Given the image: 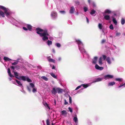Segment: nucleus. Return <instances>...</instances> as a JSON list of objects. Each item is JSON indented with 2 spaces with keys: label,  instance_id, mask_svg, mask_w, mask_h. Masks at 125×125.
Instances as JSON below:
<instances>
[{
  "label": "nucleus",
  "instance_id": "nucleus-1",
  "mask_svg": "<svg viewBox=\"0 0 125 125\" xmlns=\"http://www.w3.org/2000/svg\"><path fill=\"white\" fill-rule=\"evenodd\" d=\"M35 30L36 31V33L39 34L41 37H43L42 39L44 41L48 40V37H47L49 35L48 33L47 30L46 29L44 30L41 29L40 28H36Z\"/></svg>",
  "mask_w": 125,
  "mask_h": 125
},
{
  "label": "nucleus",
  "instance_id": "nucleus-2",
  "mask_svg": "<svg viewBox=\"0 0 125 125\" xmlns=\"http://www.w3.org/2000/svg\"><path fill=\"white\" fill-rule=\"evenodd\" d=\"M62 90L59 88H53L51 91L52 93L54 94H55L57 93L58 94L61 93Z\"/></svg>",
  "mask_w": 125,
  "mask_h": 125
},
{
  "label": "nucleus",
  "instance_id": "nucleus-3",
  "mask_svg": "<svg viewBox=\"0 0 125 125\" xmlns=\"http://www.w3.org/2000/svg\"><path fill=\"white\" fill-rule=\"evenodd\" d=\"M20 78H21V80L24 81H27L29 82H32V81L28 77L21 76V77Z\"/></svg>",
  "mask_w": 125,
  "mask_h": 125
},
{
  "label": "nucleus",
  "instance_id": "nucleus-4",
  "mask_svg": "<svg viewBox=\"0 0 125 125\" xmlns=\"http://www.w3.org/2000/svg\"><path fill=\"white\" fill-rule=\"evenodd\" d=\"M14 75L15 76V77L17 79L19 80H21V78H20L21 77V76H20L19 77H18V76H19V74L17 72H13Z\"/></svg>",
  "mask_w": 125,
  "mask_h": 125
},
{
  "label": "nucleus",
  "instance_id": "nucleus-5",
  "mask_svg": "<svg viewBox=\"0 0 125 125\" xmlns=\"http://www.w3.org/2000/svg\"><path fill=\"white\" fill-rule=\"evenodd\" d=\"M4 13H5L7 16H8L10 15V13L8 11V9L6 8L4 10Z\"/></svg>",
  "mask_w": 125,
  "mask_h": 125
},
{
  "label": "nucleus",
  "instance_id": "nucleus-6",
  "mask_svg": "<svg viewBox=\"0 0 125 125\" xmlns=\"http://www.w3.org/2000/svg\"><path fill=\"white\" fill-rule=\"evenodd\" d=\"M113 77V76L110 75H107L104 76V79H106L109 78H112Z\"/></svg>",
  "mask_w": 125,
  "mask_h": 125
},
{
  "label": "nucleus",
  "instance_id": "nucleus-7",
  "mask_svg": "<svg viewBox=\"0 0 125 125\" xmlns=\"http://www.w3.org/2000/svg\"><path fill=\"white\" fill-rule=\"evenodd\" d=\"M75 9L74 8V7L73 6L71 7L70 8L69 12L70 13L72 14H73L74 13V10Z\"/></svg>",
  "mask_w": 125,
  "mask_h": 125
},
{
  "label": "nucleus",
  "instance_id": "nucleus-8",
  "mask_svg": "<svg viewBox=\"0 0 125 125\" xmlns=\"http://www.w3.org/2000/svg\"><path fill=\"white\" fill-rule=\"evenodd\" d=\"M8 74L9 75L10 77L12 78L14 77V76L12 75L11 74L10 70L9 68H8Z\"/></svg>",
  "mask_w": 125,
  "mask_h": 125
},
{
  "label": "nucleus",
  "instance_id": "nucleus-9",
  "mask_svg": "<svg viewBox=\"0 0 125 125\" xmlns=\"http://www.w3.org/2000/svg\"><path fill=\"white\" fill-rule=\"evenodd\" d=\"M15 81L17 82V83L20 86L21 88H22L23 87V86L22 85V84L21 83V82L17 80H15Z\"/></svg>",
  "mask_w": 125,
  "mask_h": 125
},
{
  "label": "nucleus",
  "instance_id": "nucleus-10",
  "mask_svg": "<svg viewBox=\"0 0 125 125\" xmlns=\"http://www.w3.org/2000/svg\"><path fill=\"white\" fill-rule=\"evenodd\" d=\"M53 18H55L57 16L56 13L55 12H52L51 14Z\"/></svg>",
  "mask_w": 125,
  "mask_h": 125
},
{
  "label": "nucleus",
  "instance_id": "nucleus-11",
  "mask_svg": "<svg viewBox=\"0 0 125 125\" xmlns=\"http://www.w3.org/2000/svg\"><path fill=\"white\" fill-rule=\"evenodd\" d=\"M98 57H94V58L93 60V63L94 64H96V62L97 59Z\"/></svg>",
  "mask_w": 125,
  "mask_h": 125
},
{
  "label": "nucleus",
  "instance_id": "nucleus-12",
  "mask_svg": "<svg viewBox=\"0 0 125 125\" xmlns=\"http://www.w3.org/2000/svg\"><path fill=\"white\" fill-rule=\"evenodd\" d=\"M104 19L106 20H109L110 19V17L108 15H106L104 16Z\"/></svg>",
  "mask_w": 125,
  "mask_h": 125
},
{
  "label": "nucleus",
  "instance_id": "nucleus-13",
  "mask_svg": "<svg viewBox=\"0 0 125 125\" xmlns=\"http://www.w3.org/2000/svg\"><path fill=\"white\" fill-rule=\"evenodd\" d=\"M115 84V83L114 82H110L108 84V86H112Z\"/></svg>",
  "mask_w": 125,
  "mask_h": 125
},
{
  "label": "nucleus",
  "instance_id": "nucleus-14",
  "mask_svg": "<svg viewBox=\"0 0 125 125\" xmlns=\"http://www.w3.org/2000/svg\"><path fill=\"white\" fill-rule=\"evenodd\" d=\"M102 57H100L99 59V63L100 65H101L102 64Z\"/></svg>",
  "mask_w": 125,
  "mask_h": 125
},
{
  "label": "nucleus",
  "instance_id": "nucleus-15",
  "mask_svg": "<svg viewBox=\"0 0 125 125\" xmlns=\"http://www.w3.org/2000/svg\"><path fill=\"white\" fill-rule=\"evenodd\" d=\"M106 61L108 63L110 64H111V62L110 60V59L109 57H107L106 59Z\"/></svg>",
  "mask_w": 125,
  "mask_h": 125
},
{
  "label": "nucleus",
  "instance_id": "nucleus-16",
  "mask_svg": "<svg viewBox=\"0 0 125 125\" xmlns=\"http://www.w3.org/2000/svg\"><path fill=\"white\" fill-rule=\"evenodd\" d=\"M0 16L3 17H5L4 13L1 10H0Z\"/></svg>",
  "mask_w": 125,
  "mask_h": 125
},
{
  "label": "nucleus",
  "instance_id": "nucleus-17",
  "mask_svg": "<svg viewBox=\"0 0 125 125\" xmlns=\"http://www.w3.org/2000/svg\"><path fill=\"white\" fill-rule=\"evenodd\" d=\"M111 11L108 9L106 10L104 12V13L106 14H110L111 13Z\"/></svg>",
  "mask_w": 125,
  "mask_h": 125
},
{
  "label": "nucleus",
  "instance_id": "nucleus-18",
  "mask_svg": "<svg viewBox=\"0 0 125 125\" xmlns=\"http://www.w3.org/2000/svg\"><path fill=\"white\" fill-rule=\"evenodd\" d=\"M102 80V78H98L96 79L94 81H93V82L94 83L100 81H101Z\"/></svg>",
  "mask_w": 125,
  "mask_h": 125
},
{
  "label": "nucleus",
  "instance_id": "nucleus-19",
  "mask_svg": "<svg viewBox=\"0 0 125 125\" xmlns=\"http://www.w3.org/2000/svg\"><path fill=\"white\" fill-rule=\"evenodd\" d=\"M27 27L29 31H31L32 29V26L30 25L27 24Z\"/></svg>",
  "mask_w": 125,
  "mask_h": 125
},
{
  "label": "nucleus",
  "instance_id": "nucleus-20",
  "mask_svg": "<svg viewBox=\"0 0 125 125\" xmlns=\"http://www.w3.org/2000/svg\"><path fill=\"white\" fill-rule=\"evenodd\" d=\"M3 59L5 61H10L12 60L11 59L9 58L8 57H4Z\"/></svg>",
  "mask_w": 125,
  "mask_h": 125
},
{
  "label": "nucleus",
  "instance_id": "nucleus-21",
  "mask_svg": "<svg viewBox=\"0 0 125 125\" xmlns=\"http://www.w3.org/2000/svg\"><path fill=\"white\" fill-rule=\"evenodd\" d=\"M41 78L45 81H47L48 80V79L45 76H42L41 77Z\"/></svg>",
  "mask_w": 125,
  "mask_h": 125
},
{
  "label": "nucleus",
  "instance_id": "nucleus-22",
  "mask_svg": "<svg viewBox=\"0 0 125 125\" xmlns=\"http://www.w3.org/2000/svg\"><path fill=\"white\" fill-rule=\"evenodd\" d=\"M82 86L83 87H84V88H86L87 87L89 86V85L88 84H81Z\"/></svg>",
  "mask_w": 125,
  "mask_h": 125
},
{
  "label": "nucleus",
  "instance_id": "nucleus-23",
  "mask_svg": "<svg viewBox=\"0 0 125 125\" xmlns=\"http://www.w3.org/2000/svg\"><path fill=\"white\" fill-rule=\"evenodd\" d=\"M98 27L99 29H101L103 28V26L101 24L99 23L98 25Z\"/></svg>",
  "mask_w": 125,
  "mask_h": 125
},
{
  "label": "nucleus",
  "instance_id": "nucleus-24",
  "mask_svg": "<svg viewBox=\"0 0 125 125\" xmlns=\"http://www.w3.org/2000/svg\"><path fill=\"white\" fill-rule=\"evenodd\" d=\"M113 21L115 25H116L117 24V21L115 18H113Z\"/></svg>",
  "mask_w": 125,
  "mask_h": 125
},
{
  "label": "nucleus",
  "instance_id": "nucleus-25",
  "mask_svg": "<svg viewBox=\"0 0 125 125\" xmlns=\"http://www.w3.org/2000/svg\"><path fill=\"white\" fill-rule=\"evenodd\" d=\"M50 74L53 77L55 78H57L56 76L53 73H50Z\"/></svg>",
  "mask_w": 125,
  "mask_h": 125
},
{
  "label": "nucleus",
  "instance_id": "nucleus-26",
  "mask_svg": "<svg viewBox=\"0 0 125 125\" xmlns=\"http://www.w3.org/2000/svg\"><path fill=\"white\" fill-rule=\"evenodd\" d=\"M121 23L122 25H124L125 23V20L124 18H122L121 20Z\"/></svg>",
  "mask_w": 125,
  "mask_h": 125
},
{
  "label": "nucleus",
  "instance_id": "nucleus-27",
  "mask_svg": "<svg viewBox=\"0 0 125 125\" xmlns=\"http://www.w3.org/2000/svg\"><path fill=\"white\" fill-rule=\"evenodd\" d=\"M43 104L45 106H46L49 109H50V108L47 103L45 102Z\"/></svg>",
  "mask_w": 125,
  "mask_h": 125
},
{
  "label": "nucleus",
  "instance_id": "nucleus-28",
  "mask_svg": "<svg viewBox=\"0 0 125 125\" xmlns=\"http://www.w3.org/2000/svg\"><path fill=\"white\" fill-rule=\"evenodd\" d=\"M52 41L48 40L47 41V44L48 45H52Z\"/></svg>",
  "mask_w": 125,
  "mask_h": 125
},
{
  "label": "nucleus",
  "instance_id": "nucleus-29",
  "mask_svg": "<svg viewBox=\"0 0 125 125\" xmlns=\"http://www.w3.org/2000/svg\"><path fill=\"white\" fill-rule=\"evenodd\" d=\"M30 86L32 88L35 87V86L34 84L33 83H30Z\"/></svg>",
  "mask_w": 125,
  "mask_h": 125
},
{
  "label": "nucleus",
  "instance_id": "nucleus-30",
  "mask_svg": "<svg viewBox=\"0 0 125 125\" xmlns=\"http://www.w3.org/2000/svg\"><path fill=\"white\" fill-rule=\"evenodd\" d=\"M76 42H77L78 44L79 45L80 44L82 43L79 40H76Z\"/></svg>",
  "mask_w": 125,
  "mask_h": 125
},
{
  "label": "nucleus",
  "instance_id": "nucleus-31",
  "mask_svg": "<svg viewBox=\"0 0 125 125\" xmlns=\"http://www.w3.org/2000/svg\"><path fill=\"white\" fill-rule=\"evenodd\" d=\"M48 61L50 62H52L54 63L55 62V60L53 59H49L48 60Z\"/></svg>",
  "mask_w": 125,
  "mask_h": 125
},
{
  "label": "nucleus",
  "instance_id": "nucleus-32",
  "mask_svg": "<svg viewBox=\"0 0 125 125\" xmlns=\"http://www.w3.org/2000/svg\"><path fill=\"white\" fill-rule=\"evenodd\" d=\"M73 120L74 122L76 123V122L78 121L77 118L76 117H74L73 118Z\"/></svg>",
  "mask_w": 125,
  "mask_h": 125
},
{
  "label": "nucleus",
  "instance_id": "nucleus-33",
  "mask_svg": "<svg viewBox=\"0 0 125 125\" xmlns=\"http://www.w3.org/2000/svg\"><path fill=\"white\" fill-rule=\"evenodd\" d=\"M95 12V11L94 10H92L90 12V14L91 15L94 14Z\"/></svg>",
  "mask_w": 125,
  "mask_h": 125
},
{
  "label": "nucleus",
  "instance_id": "nucleus-34",
  "mask_svg": "<svg viewBox=\"0 0 125 125\" xmlns=\"http://www.w3.org/2000/svg\"><path fill=\"white\" fill-rule=\"evenodd\" d=\"M32 88L33 90L32 92L33 93H34L37 91L36 89L35 88V87H34L33 88Z\"/></svg>",
  "mask_w": 125,
  "mask_h": 125
},
{
  "label": "nucleus",
  "instance_id": "nucleus-35",
  "mask_svg": "<svg viewBox=\"0 0 125 125\" xmlns=\"http://www.w3.org/2000/svg\"><path fill=\"white\" fill-rule=\"evenodd\" d=\"M99 67L100 66L97 64H96L95 66V68L97 70H98V69H99Z\"/></svg>",
  "mask_w": 125,
  "mask_h": 125
},
{
  "label": "nucleus",
  "instance_id": "nucleus-36",
  "mask_svg": "<svg viewBox=\"0 0 125 125\" xmlns=\"http://www.w3.org/2000/svg\"><path fill=\"white\" fill-rule=\"evenodd\" d=\"M15 69H16L17 70L20 69V67L18 65L15 66Z\"/></svg>",
  "mask_w": 125,
  "mask_h": 125
},
{
  "label": "nucleus",
  "instance_id": "nucleus-37",
  "mask_svg": "<svg viewBox=\"0 0 125 125\" xmlns=\"http://www.w3.org/2000/svg\"><path fill=\"white\" fill-rule=\"evenodd\" d=\"M11 69L13 70L12 72H14V69H15V67H14L13 66H12L10 67Z\"/></svg>",
  "mask_w": 125,
  "mask_h": 125
},
{
  "label": "nucleus",
  "instance_id": "nucleus-38",
  "mask_svg": "<svg viewBox=\"0 0 125 125\" xmlns=\"http://www.w3.org/2000/svg\"><path fill=\"white\" fill-rule=\"evenodd\" d=\"M115 80L116 81L120 82L122 81V80L120 78H117L115 79Z\"/></svg>",
  "mask_w": 125,
  "mask_h": 125
},
{
  "label": "nucleus",
  "instance_id": "nucleus-39",
  "mask_svg": "<svg viewBox=\"0 0 125 125\" xmlns=\"http://www.w3.org/2000/svg\"><path fill=\"white\" fill-rule=\"evenodd\" d=\"M6 8L4 7V6H0V9L2 10H4Z\"/></svg>",
  "mask_w": 125,
  "mask_h": 125
},
{
  "label": "nucleus",
  "instance_id": "nucleus-40",
  "mask_svg": "<svg viewBox=\"0 0 125 125\" xmlns=\"http://www.w3.org/2000/svg\"><path fill=\"white\" fill-rule=\"evenodd\" d=\"M109 28L111 30H113L114 29L113 26L112 24H111Z\"/></svg>",
  "mask_w": 125,
  "mask_h": 125
},
{
  "label": "nucleus",
  "instance_id": "nucleus-41",
  "mask_svg": "<svg viewBox=\"0 0 125 125\" xmlns=\"http://www.w3.org/2000/svg\"><path fill=\"white\" fill-rule=\"evenodd\" d=\"M58 47H60L61 46L60 44L59 43H57L55 44Z\"/></svg>",
  "mask_w": 125,
  "mask_h": 125
},
{
  "label": "nucleus",
  "instance_id": "nucleus-42",
  "mask_svg": "<svg viewBox=\"0 0 125 125\" xmlns=\"http://www.w3.org/2000/svg\"><path fill=\"white\" fill-rule=\"evenodd\" d=\"M69 102L71 104L72 103V98L70 96H69Z\"/></svg>",
  "mask_w": 125,
  "mask_h": 125
},
{
  "label": "nucleus",
  "instance_id": "nucleus-43",
  "mask_svg": "<svg viewBox=\"0 0 125 125\" xmlns=\"http://www.w3.org/2000/svg\"><path fill=\"white\" fill-rule=\"evenodd\" d=\"M27 88L28 90V91L29 92H30L31 91V89H30V87L28 86H27Z\"/></svg>",
  "mask_w": 125,
  "mask_h": 125
},
{
  "label": "nucleus",
  "instance_id": "nucleus-44",
  "mask_svg": "<svg viewBox=\"0 0 125 125\" xmlns=\"http://www.w3.org/2000/svg\"><path fill=\"white\" fill-rule=\"evenodd\" d=\"M47 125H49V119H47L46 121Z\"/></svg>",
  "mask_w": 125,
  "mask_h": 125
},
{
  "label": "nucleus",
  "instance_id": "nucleus-45",
  "mask_svg": "<svg viewBox=\"0 0 125 125\" xmlns=\"http://www.w3.org/2000/svg\"><path fill=\"white\" fill-rule=\"evenodd\" d=\"M84 11L86 12L87 11L88 9L86 7H84Z\"/></svg>",
  "mask_w": 125,
  "mask_h": 125
},
{
  "label": "nucleus",
  "instance_id": "nucleus-46",
  "mask_svg": "<svg viewBox=\"0 0 125 125\" xmlns=\"http://www.w3.org/2000/svg\"><path fill=\"white\" fill-rule=\"evenodd\" d=\"M124 86H125V83L123 84H122V85L121 84L118 87V88H120L121 87Z\"/></svg>",
  "mask_w": 125,
  "mask_h": 125
},
{
  "label": "nucleus",
  "instance_id": "nucleus-47",
  "mask_svg": "<svg viewBox=\"0 0 125 125\" xmlns=\"http://www.w3.org/2000/svg\"><path fill=\"white\" fill-rule=\"evenodd\" d=\"M102 56L103 57V60H105L106 59V56L104 55H102Z\"/></svg>",
  "mask_w": 125,
  "mask_h": 125
},
{
  "label": "nucleus",
  "instance_id": "nucleus-48",
  "mask_svg": "<svg viewBox=\"0 0 125 125\" xmlns=\"http://www.w3.org/2000/svg\"><path fill=\"white\" fill-rule=\"evenodd\" d=\"M81 86H82L81 85H80V86H78V87H77L76 88L75 90H78L79 88H81Z\"/></svg>",
  "mask_w": 125,
  "mask_h": 125
},
{
  "label": "nucleus",
  "instance_id": "nucleus-49",
  "mask_svg": "<svg viewBox=\"0 0 125 125\" xmlns=\"http://www.w3.org/2000/svg\"><path fill=\"white\" fill-rule=\"evenodd\" d=\"M18 63V62H14L13 63H12V65H16Z\"/></svg>",
  "mask_w": 125,
  "mask_h": 125
},
{
  "label": "nucleus",
  "instance_id": "nucleus-50",
  "mask_svg": "<svg viewBox=\"0 0 125 125\" xmlns=\"http://www.w3.org/2000/svg\"><path fill=\"white\" fill-rule=\"evenodd\" d=\"M121 34V33L120 32H116V35L117 36H119Z\"/></svg>",
  "mask_w": 125,
  "mask_h": 125
},
{
  "label": "nucleus",
  "instance_id": "nucleus-51",
  "mask_svg": "<svg viewBox=\"0 0 125 125\" xmlns=\"http://www.w3.org/2000/svg\"><path fill=\"white\" fill-rule=\"evenodd\" d=\"M104 69V68L103 67H100L99 68V69H98V70H103Z\"/></svg>",
  "mask_w": 125,
  "mask_h": 125
},
{
  "label": "nucleus",
  "instance_id": "nucleus-52",
  "mask_svg": "<svg viewBox=\"0 0 125 125\" xmlns=\"http://www.w3.org/2000/svg\"><path fill=\"white\" fill-rule=\"evenodd\" d=\"M106 41L104 39H103L101 41V43L102 44L104 43Z\"/></svg>",
  "mask_w": 125,
  "mask_h": 125
},
{
  "label": "nucleus",
  "instance_id": "nucleus-53",
  "mask_svg": "<svg viewBox=\"0 0 125 125\" xmlns=\"http://www.w3.org/2000/svg\"><path fill=\"white\" fill-rule=\"evenodd\" d=\"M68 109H69V111H70V112H71V113L72 112H73L71 108H70V107H69L68 108Z\"/></svg>",
  "mask_w": 125,
  "mask_h": 125
},
{
  "label": "nucleus",
  "instance_id": "nucleus-54",
  "mask_svg": "<svg viewBox=\"0 0 125 125\" xmlns=\"http://www.w3.org/2000/svg\"><path fill=\"white\" fill-rule=\"evenodd\" d=\"M92 5H93V7H96V5H95V3L94 2H93L92 3Z\"/></svg>",
  "mask_w": 125,
  "mask_h": 125
},
{
  "label": "nucleus",
  "instance_id": "nucleus-55",
  "mask_svg": "<svg viewBox=\"0 0 125 125\" xmlns=\"http://www.w3.org/2000/svg\"><path fill=\"white\" fill-rule=\"evenodd\" d=\"M23 29L25 31H27L28 30L25 27H23Z\"/></svg>",
  "mask_w": 125,
  "mask_h": 125
},
{
  "label": "nucleus",
  "instance_id": "nucleus-56",
  "mask_svg": "<svg viewBox=\"0 0 125 125\" xmlns=\"http://www.w3.org/2000/svg\"><path fill=\"white\" fill-rule=\"evenodd\" d=\"M67 114V112H66L64 110H63V115L64 114Z\"/></svg>",
  "mask_w": 125,
  "mask_h": 125
},
{
  "label": "nucleus",
  "instance_id": "nucleus-57",
  "mask_svg": "<svg viewBox=\"0 0 125 125\" xmlns=\"http://www.w3.org/2000/svg\"><path fill=\"white\" fill-rule=\"evenodd\" d=\"M65 103H64V104L65 105H66L68 104V103L65 100Z\"/></svg>",
  "mask_w": 125,
  "mask_h": 125
},
{
  "label": "nucleus",
  "instance_id": "nucleus-58",
  "mask_svg": "<svg viewBox=\"0 0 125 125\" xmlns=\"http://www.w3.org/2000/svg\"><path fill=\"white\" fill-rule=\"evenodd\" d=\"M86 19L87 22L88 23L89 22V20H88V18H87V17H86Z\"/></svg>",
  "mask_w": 125,
  "mask_h": 125
},
{
  "label": "nucleus",
  "instance_id": "nucleus-59",
  "mask_svg": "<svg viewBox=\"0 0 125 125\" xmlns=\"http://www.w3.org/2000/svg\"><path fill=\"white\" fill-rule=\"evenodd\" d=\"M52 52L53 53H55V50L54 49H52Z\"/></svg>",
  "mask_w": 125,
  "mask_h": 125
},
{
  "label": "nucleus",
  "instance_id": "nucleus-60",
  "mask_svg": "<svg viewBox=\"0 0 125 125\" xmlns=\"http://www.w3.org/2000/svg\"><path fill=\"white\" fill-rule=\"evenodd\" d=\"M58 59L59 61H60L62 59L60 57H59L58 58Z\"/></svg>",
  "mask_w": 125,
  "mask_h": 125
},
{
  "label": "nucleus",
  "instance_id": "nucleus-61",
  "mask_svg": "<svg viewBox=\"0 0 125 125\" xmlns=\"http://www.w3.org/2000/svg\"><path fill=\"white\" fill-rule=\"evenodd\" d=\"M52 69H55V67L54 66V65H53V66H52Z\"/></svg>",
  "mask_w": 125,
  "mask_h": 125
},
{
  "label": "nucleus",
  "instance_id": "nucleus-62",
  "mask_svg": "<svg viewBox=\"0 0 125 125\" xmlns=\"http://www.w3.org/2000/svg\"><path fill=\"white\" fill-rule=\"evenodd\" d=\"M54 104L55 105L56 104V101L55 100H54Z\"/></svg>",
  "mask_w": 125,
  "mask_h": 125
},
{
  "label": "nucleus",
  "instance_id": "nucleus-63",
  "mask_svg": "<svg viewBox=\"0 0 125 125\" xmlns=\"http://www.w3.org/2000/svg\"><path fill=\"white\" fill-rule=\"evenodd\" d=\"M90 2H91V0H88V2L89 4L90 3Z\"/></svg>",
  "mask_w": 125,
  "mask_h": 125
},
{
  "label": "nucleus",
  "instance_id": "nucleus-64",
  "mask_svg": "<svg viewBox=\"0 0 125 125\" xmlns=\"http://www.w3.org/2000/svg\"><path fill=\"white\" fill-rule=\"evenodd\" d=\"M9 79L10 81H11L12 80V79L11 78H9Z\"/></svg>",
  "mask_w": 125,
  "mask_h": 125
}]
</instances>
